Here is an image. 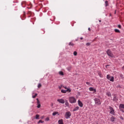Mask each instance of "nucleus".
Here are the masks:
<instances>
[{
	"label": "nucleus",
	"mask_w": 124,
	"mask_h": 124,
	"mask_svg": "<svg viewBox=\"0 0 124 124\" xmlns=\"http://www.w3.org/2000/svg\"><path fill=\"white\" fill-rule=\"evenodd\" d=\"M69 100L70 103H76V99L73 96L69 97Z\"/></svg>",
	"instance_id": "obj_1"
},
{
	"label": "nucleus",
	"mask_w": 124,
	"mask_h": 124,
	"mask_svg": "<svg viewBox=\"0 0 124 124\" xmlns=\"http://www.w3.org/2000/svg\"><path fill=\"white\" fill-rule=\"evenodd\" d=\"M64 117L65 119H68L71 117V112L70 111L66 112L64 115Z\"/></svg>",
	"instance_id": "obj_2"
},
{
	"label": "nucleus",
	"mask_w": 124,
	"mask_h": 124,
	"mask_svg": "<svg viewBox=\"0 0 124 124\" xmlns=\"http://www.w3.org/2000/svg\"><path fill=\"white\" fill-rule=\"evenodd\" d=\"M93 100L95 102V104H96L97 105H100L101 104V102L99 99L95 98L93 99Z\"/></svg>",
	"instance_id": "obj_3"
},
{
	"label": "nucleus",
	"mask_w": 124,
	"mask_h": 124,
	"mask_svg": "<svg viewBox=\"0 0 124 124\" xmlns=\"http://www.w3.org/2000/svg\"><path fill=\"white\" fill-rule=\"evenodd\" d=\"M107 79L110 81V82H114V77H111L110 75H107Z\"/></svg>",
	"instance_id": "obj_4"
},
{
	"label": "nucleus",
	"mask_w": 124,
	"mask_h": 124,
	"mask_svg": "<svg viewBox=\"0 0 124 124\" xmlns=\"http://www.w3.org/2000/svg\"><path fill=\"white\" fill-rule=\"evenodd\" d=\"M107 54L108 56H109V57H111V58L114 57L113 53H112V51H111L110 49H108L107 51Z\"/></svg>",
	"instance_id": "obj_5"
},
{
	"label": "nucleus",
	"mask_w": 124,
	"mask_h": 124,
	"mask_svg": "<svg viewBox=\"0 0 124 124\" xmlns=\"http://www.w3.org/2000/svg\"><path fill=\"white\" fill-rule=\"evenodd\" d=\"M119 109H120V111H122V112L124 113V105L123 104H120Z\"/></svg>",
	"instance_id": "obj_6"
},
{
	"label": "nucleus",
	"mask_w": 124,
	"mask_h": 124,
	"mask_svg": "<svg viewBox=\"0 0 124 124\" xmlns=\"http://www.w3.org/2000/svg\"><path fill=\"white\" fill-rule=\"evenodd\" d=\"M67 92L68 93H71V89H67L66 90H61V93H67Z\"/></svg>",
	"instance_id": "obj_7"
},
{
	"label": "nucleus",
	"mask_w": 124,
	"mask_h": 124,
	"mask_svg": "<svg viewBox=\"0 0 124 124\" xmlns=\"http://www.w3.org/2000/svg\"><path fill=\"white\" fill-rule=\"evenodd\" d=\"M108 109H109V110H110V114H112L113 115H114V114H115V110H114V109L113 108L109 106V107H108Z\"/></svg>",
	"instance_id": "obj_8"
},
{
	"label": "nucleus",
	"mask_w": 124,
	"mask_h": 124,
	"mask_svg": "<svg viewBox=\"0 0 124 124\" xmlns=\"http://www.w3.org/2000/svg\"><path fill=\"white\" fill-rule=\"evenodd\" d=\"M57 101L59 103H62V104H64L65 101H64V100H63V99H57Z\"/></svg>",
	"instance_id": "obj_9"
},
{
	"label": "nucleus",
	"mask_w": 124,
	"mask_h": 124,
	"mask_svg": "<svg viewBox=\"0 0 124 124\" xmlns=\"http://www.w3.org/2000/svg\"><path fill=\"white\" fill-rule=\"evenodd\" d=\"M89 90L90 92H94V93H96V89L93 87L89 88Z\"/></svg>",
	"instance_id": "obj_10"
},
{
	"label": "nucleus",
	"mask_w": 124,
	"mask_h": 124,
	"mask_svg": "<svg viewBox=\"0 0 124 124\" xmlns=\"http://www.w3.org/2000/svg\"><path fill=\"white\" fill-rule=\"evenodd\" d=\"M78 104L79 107H83V103L79 100H78Z\"/></svg>",
	"instance_id": "obj_11"
},
{
	"label": "nucleus",
	"mask_w": 124,
	"mask_h": 124,
	"mask_svg": "<svg viewBox=\"0 0 124 124\" xmlns=\"http://www.w3.org/2000/svg\"><path fill=\"white\" fill-rule=\"evenodd\" d=\"M118 100V98H117V96H116V95L113 96V101H114L115 102H117Z\"/></svg>",
	"instance_id": "obj_12"
},
{
	"label": "nucleus",
	"mask_w": 124,
	"mask_h": 124,
	"mask_svg": "<svg viewBox=\"0 0 124 124\" xmlns=\"http://www.w3.org/2000/svg\"><path fill=\"white\" fill-rule=\"evenodd\" d=\"M106 95H107L108 96L111 97V96H112L111 94V93H110V92L108 91L106 93Z\"/></svg>",
	"instance_id": "obj_13"
},
{
	"label": "nucleus",
	"mask_w": 124,
	"mask_h": 124,
	"mask_svg": "<svg viewBox=\"0 0 124 124\" xmlns=\"http://www.w3.org/2000/svg\"><path fill=\"white\" fill-rule=\"evenodd\" d=\"M58 124H63V120L62 119L58 121Z\"/></svg>",
	"instance_id": "obj_14"
},
{
	"label": "nucleus",
	"mask_w": 124,
	"mask_h": 124,
	"mask_svg": "<svg viewBox=\"0 0 124 124\" xmlns=\"http://www.w3.org/2000/svg\"><path fill=\"white\" fill-rule=\"evenodd\" d=\"M78 110H79V107H76L73 109V112H75V111H77Z\"/></svg>",
	"instance_id": "obj_15"
},
{
	"label": "nucleus",
	"mask_w": 124,
	"mask_h": 124,
	"mask_svg": "<svg viewBox=\"0 0 124 124\" xmlns=\"http://www.w3.org/2000/svg\"><path fill=\"white\" fill-rule=\"evenodd\" d=\"M105 5L106 7H107V6H109V3H108V1H105Z\"/></svg>",
	"instance_id": "obj_16"
},
{
	"label": "nucleus",
	"mask_w": 124,
	"mask_h": 124,
	"mask_svg": "<svg viewBox=\"0 0 124 124\" xmlns=\"http://www.w3.org/2000/svg\"><path fill=\"white\" fill-rule=\"evenodd\" d=\"M115 118L114 116L111 117L110 120L111 122H115Z\"/></svg>",
	"instance_id": "obj_17"
},
{
	"label": "nucleus",
	"mask_w": 124,
	"mask_h": 124,
	"mask_svg": "<svg viewBox=\"0 0 124 124\" xmlns=\"http://www.w3.org/2000/svg\"><path fill=\"white\" fill-rule=\"evenodd\" d=\"M65 105H66V106H69V103H68V102L67 101V100H66L65 102Z\"/></svg>",
	"instance_id": "obj_18"
},
{
	"label": "nucleus",
	"mask_w": 124,
	"mask_h": 124,
	"mask_svg": "<svg viewBox=\"0 0 124 124\" xmlns=\"http://www.w3.org/2000/svg\"><path fill=\"white\" fill-rule=\"evenodd\" d=\"M36 120H39V114H36L35 116Z\"/></svg>",
	"instance_id": "obj_19"
},
{
	"label": "nucleus",
	"mask_w": 124,
	"mask_h": 124,
	"mask_svg": "<svg viewBox=\"0 0 124 124\" xmlns=\"http://www.w3.org/2000/svg\"><path fill=\"white\" fill-rule=\"evenodd\" d=\"M114 31H115V32L118 33L121 32V31H120V30H119L118 29H114Z\"/></svg>",
	"instance_id": "obj_20"
},
{
	"label": "nucleus",
	"mask_w": 124,
	"mask_h": 124,
	"mask_svg": "<svg viewBox=\"0 0 124 124\" xmlns=\"http://www.w3.org/2000/svg\"><path fill=\"white\" fill-rule=\"evenodd\" d=\"M68 45H69V46H74V44H73L72 42H70L69 43Z\"/></svg>",
	"instance_id": "obj_21"
},
{
	"label": "nucleus",
	"mask_w": 124,
	"mask_h": 124,
	"mask_svg": "<svg viewBox=\"0 0 124 124\" xmlns=\"http://www.w3.org/2000/svg\"><path fill=\"white\" fill-rule=\"evenodd\" d=\"M98 75L100 76L101 78H102V77H103V76L101 74V73H100V72H98Z\"/></svg>",
	"instance_id": "obj_22"
},
{
	"label": "nucleus",
	"mask_w": 124,
	"mask_h": 124,
	"mask_svg": "<svg viewBox=\"0 0 124 124\" xmlns=\"http://www.w3.org/2000/svg\"><path fill=\"white\" fill-rule=\"evenodd\" d=\"M57 114H59V112H54L53 113H52V115L53 116H56V115H57Z\"/></svg>",
	"instance_id": "obj_23"
},
{
	"label": "nucleus",
	"mask_w": 124,
	"mask_h": 124,
	"mask_svg": "<svg viewBox=\"0 0 124 124\" xmlns=\"http://www.w3.org/2000/svg\"><path fill=\"white\" fill-rule=\"evenodd\" d=\"M60 75H62V76H63V72L62 71L59 72Z\"/></svg>",
	"instance_id": "obj_24"
},
{
	"label": "nucleus",
	"mask_w": 124,
	"mask_h": 124,
	"mask_svg": "<svg viewBox=\"0 0 124 124\" xmlns=\"http://www.w3.org/2000/svg\"><path fill=\"white\" fill-rule=\"evenodd\" d=\"M42 86V85H41V83H39L38 85V89H40V88H41Z\"/></svg>",
	"instance_id": "obj_25"
},
{
	"label": "nucleus",
	"mask_w": 124,
	"mask_h": 124,
	"mask_svg": "<svg viewBox=\"0 0 124 124\" xmlns=\"http://www.w3.org/2000/svg\"><path fill=\"white\" fill-rule=\"evenodd\" d=\"M37 96V93H35L34 95H33L32 96V98H35V97H36V96Z\"/></svg>",
	"instance_id": "obj_26"
},
{
	"label": "nucleus",
	"mask_w": 124,
	"mask_h": 124,
	"mask_svg": "<svg viewBox=\"0 0 124 124\" xmlns=\"http://www.w3.org/2000/svg\"><path fill=\"white\" fill-rule=\"evenodd\" d=\"M43 123H44V122L42 121V120H39L38 122V124H43Z\"/></svg>",
	"instance_id": "obj_27"
},
{
	"label": "nucleus",
	"mask_w": 124,
	"mask_h": 124,
	"mask_svg": "<svg viewBox=\"0 0 124 124\" xmlns=\"http://www.w3.org/2000/svg\"><path fill=\"white\" fill-rule=\"evenodd\" d=\"M36 100H37V103L38 104H40V102L39 101V100H38V98H37Z\"/></svg>",
	"instance_id": "obj_28"
},
{
	"label": "nucleus",
	"mask_w": 124,
	"mask_h": 124,
	"mask_svg": "<svg viewBox=\"0 0 124 124\" xmlns=\"http://www.w3.org/2000/svg\"><path fill=\"white\" fill-rule=\"evenodd\" d=\"M63 88H64L65 90L70 89V88H68L66 86H63Z\"/></svg>",
	"instance_id": "obj_29"
},
{
	"label": "nucleus",
	"mask_w": 124,
	"mask_h": 124,
	"mask_svg": "<svg viewBox=\"0 0 124 124\" xmlns=\"http://www.w3.org/2000/svg\"><path fill=\"white\" fill-rule=\"evenodd\" d=\"M120 77H121V78H122L123 79V78H124V75H123V74H121L120 75Z\"/></svg>",
	"instance_id": "obj_30"
},
{
	"label": "nucleus",
	"mask_w": 124,
	"mask_h": 124,
	"mask_svg": "<svg viewBox=\"0 0 124 124\" xmlns=\"http://www.w3.org/2000/svg\"><path fill=\"white\" fill-rule=\"evenodd\" d=\"M86 46H90V45H91V43H87L86 44Z\"/></svg>",
	"instance_id": "obj_31"
},
{
	"label": "nucleus",
	"mask_w": 124,
	"mask_h": 124,
	"mask_svg": "<svg viewBox=\"0 0 124 124\" xmlns=\"http://www.w3.org/2000/svg\"><path fill=\"white\" fill-rule=\"evenodd\" d=\"M74 56H77V52L74 51Z\"/></svg>",
	"instance_id": "obj_32"
},
{
	"label": "nucleus",
	"mask_w": 124,
	"mask_h": 124,
	"mask_svg": "<svg viewBox=\"0 0 124 124\" xmlns=\"http://www.w3.org/2000/svg\"><path fill=\"white\" fill-rule=\"evenodd\" d=\"M41 107V105H40V104H38L37 108H40Z\"/></svg>",
	"instance_id": "obj_33"
},
{
	"label": "nucleus",
	"mask_w": 124,
	"mask_h": 124,
	"mask_svg": "<svg viewBox=\"0 0 124 124\" xmlns=\"http://www.w3.org/2000/svg\"><path fill=\"white\" fill-rule=\"evenodd\" d=\"M118 28H119V29H122V26L121 25H118Z\"/></svg>",
	"instance_id": "obj_34"
},
{
	"label": "nucleus",
	"mask_w": 124,
	"mask_h": 124,
	"mask_svg": "<svg viewBox=\"0 0 124 124\" xmlns=\"http://www.w3.org/2000/svg\"><path fill=\"white\" fill-rule=\"evenodd\" d=\"M62 87H63V86L61 85V86H59V89H60V90H61L62 89Z\"/></svg>",
	"instance_id": "obj_35"
},
{
	"label": "nucleus",
	"mask_w": 124,
	"mask_h": 124,
	"mask_svg": "<svg viewBox=\"0 0 124 124\" xmlns=\"http://www.w3.org/2000/svg\"><path fill=\"white\" fill-rule=\"evenodd\" d=\"M49 119L48 118V117H47L46 119V121H49Z\"/></svg>",
	"instance_id": "obj_36"
},
{
	"label": "nucleus",
	"mask_w": 124,
	"mask_h": 124,
	"mask_svg": "<svg viewBox=\"0 0 124 124\" xmlns=\"http://www.w3.org/2000/svg\"><path fill=\"white\" fill-rule=\"evenodd\" d=\"M86 84H87V85H91V83H90L89 82H87Z\"/></svg>",
	"instance_id": "obj_37"
},
{
	"label": "nucleus",
	"mask_w": 124,
	"mask_h": 124,
	"mask_svg": "<svg viewBox=\"0 0 124 124\" xmlns=\"http://www.w3.org/2000/svg\"><path fill=\"white\" fill-rule=\"evenodd\" d=\"M88 31H91V28H88Z\"/></svg>",
	"instance_id": "obj_38"
},
{
	"label": "nucleus",
	"mask_w": 124,
	"mask_h": 124,
	"mask_svg": "<svg viewBox=\"0 0 124 124\" xmlns=\"http://www.w3.org/2000/svg\"><path fill=\"white\" fill-rule=\"evenodd\" d=\"M121 120H124V118L122 117H121Z\"/></svg>",
	"instance_id": "obj_39"
},
{
	"label": "nucleus",
	"mask_w": 124,
	"mask_h": 124,
	"mask_svg": "<svg viewBox=\"0 0 124 124\" xmlns=\"http://www.w3.org/2000/svg\"><path fill=\"white\" fill-rule=\"evenodd\" d=\"M80 39L82 40L83 39V37H80Z\"/></svg>",
	"instance_id": "obj_40"
},
{
	"label": "nucleus",
	"mask_w": 124,
	"mask_h": 124,
	"mask_svg": "<svg viewBox=\"0 0 124 124\" xmlns=\"http://www.w3.org/2000/svg\"><path fill=\"white\" fill-rule=\"evenodd\" d=\"M68 68L69 69H70L71 68V67H69Z\"/></svg>",
	"instance_id": "obj_41"
},
{
	"label": "nucleus",
	"mask_w": 124,
	"mask_h": 124,
	"mask_svg": "<svg viewBox=\"0 0 124 124\" xmlns=\"http://www.w3.org/2000/svg\"><path fill=\"white\" fill-rule=\"evenodd\" d=\"M119 87H120V85H118L117 86V88H119Z\"/></svg>",
	"instance_id": "obj_42"
},
{
	"label": "nucleus",
	"mask_w": 124,
	"mask_h": 124,
	"mask_svg": "<svg viewBox=\"0 0 124 124\" xmlns=\"http://www.w3.org/2000/svg\"><path fill=\"white\" fill-rule=\"evenodd\" d=\"M122 69H124V66L122 67Z\"/></svg>",
	"instance_id": "obj_43"
},
{
	"label": "nucleus",
	"mask_w": 124,
	"mask_h": 124,
	"mask_svg": "<svg viewBox=\"0 0 124 124\" xmlns=\"http://www.w3.org/2000/svg\"><path fill=\"white\" fill-rule=\"evenodd\" d=\"M99 22H101V20H99Z\"/></svg>",
	"instance_id": "obj_44"
},
{
	"label": "nucleus",
	"mask_w": 124,
	"mask_h": 124,
	"mask_svg": "<svg viewBox=\"0 0 124 124\" xmlns=\"http://www.w3.org/2000/svg\"><path fill=\"white\" fill-rule=\"evenodd\" d=\"M115 14H116V11H115Z\"/></svg>",
	"instance_id": "obj_45"
},
{
	"label": "nucleus",
	"mask_w": 124,
	"mask_h": 124,
	"mask_svg": "<svg viewBox=\"0 0 124 124\" xmlns=\"http://www.w3.org/2000/svg\"><path fill=\"white\" fill-rule=\"evenodd\" d=\"M107 66H108V65H107V66H106V67H107Z\"/></svg>",
	"instance_id": "obj_46"
}]
</instances>
